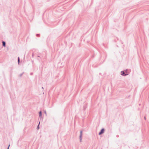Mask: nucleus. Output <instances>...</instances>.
<instances>
[{"label": "nucleus", "mask_w": 149, "mask_h": 149, "mask_svg": "<svg viewBox=\"0 0 149 149\" xmlns=\"http://www.w3.org/2000/svg\"><path fill=\"white\" fill-rule=\"evenodd\" d=\"M82 136V131H81L80 132V139L81 140Z\"/></svg>", "instance_id": "2"}, {"label": "nucleus", "mask_w": 149, "mask_h": 149, "mask_svg": "<svg viewBox=\"0 0 149 149\" xmlns=\"http://www.w3.org/2000/svg\"><path fill=\"white\" fill-rule=\"evenodd\" d=\"M124 74V72L123 71L121 72V74L123 75Z\"/></svg>", "instance_id": "5"}, {"label": "nucleus", "mask_w": 149, "mask_h": 149, "mask_svg": "<svg viewBox=\"0 0 149 149\" xmlns=\"http://www.w3.org/2000/svg\"><path fill=\"white\" fill-rule=\"evenodd\" d=\"M39 116L40 117H41L42 116V112L41 111H40L39 112Z\"/></svg>", "instance_id": "3"}, {"label": "nucleus", "mask_w": 149, "mask_h": 149, "mask_svg": "<svg viewBox=\"0 0 149 149\" xmlns=\"http://www.w3.org/2000/svg\"><path fill=\"white\" fill-rule=\"evenodd\" d=\"M3 44L4 46H5V42H3Z\"/></svg>", "instance_id": "4"}, {"label": "nucleus", "mask_w": 149, "mask_h": 149, "mask_svg": "<svg viewBox=\"0 0 149 149\" xmlns=\"http://www.w3.org/2000/svg\"><path fill=\"white\" fill-rule=\"evenodd\" d=\"M19 60H20L19 58V57H18V62L19 63Z\"/></svg>", "instance_id": "6"}, {"label": "nucleus", "mask_w": 149, "mask_h": 149, "mask_svg": "<svg viewBox=\"0 0 149 149\" xmlns=\"http://www.w3.org/2000/svg\"><path fill=\"white\" fill-rule=\"evenodd\" d=\"M9 146H10V145H9L8 146V149H9Z\"/></svg>", "instance_id": "8"}, {"label": "nucleus", "mask_w": 149, "mask_h": 149, "mask_svg": "<svg viewBox=\"0 0 149 149\" xmlns=\"http://www.w3.org/2000/svg\"><path fill=\"white\" fill-rule=\"evenodd\" d=\"M104 129H102L101 130L100 132L99 133V134L100 135L101 134H102V133H103L104 132Z\"/></svg>", "instance_id": "1"}, {"label": "nucleus", "mask_w": 149, "mask_h": 149, "mask_svg": "<svg viewBox=\"0 0 149 149\" xmlns=\"http://www.w3.org/2000/svg\"><path fill=\"white\" fill-rule=\"evenodd\" d=\"M40 123V122H39V125H38V127H37L38 129H39V125Z\"/></svg>", "instance_id": "7"}]
</instances>
